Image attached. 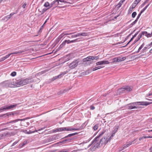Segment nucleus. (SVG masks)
Segmentation results:
<instances>
[{
	"label": "nucleus",
	"instance_id": "nucleus-29",
	"mask_svg": "<svg viewBox=\"0 0 152 152\" xmlns=\"http://www.w3.org/2000/svg\"><path fill=\"white\" fill-rule=\"evenodd\" d=\"M55 2H54V1L52 2L50 4V7L48 8V9H49L50 8H51L53 6H55Z\"/></svg>",
	"mask_w": 152,
	"mask_h": 152
},
{
	"label": "nucleus",
	"instance_id": "nucleus-4",
	"mask_svg": "<svg viewBox=\"0 0 152 152\" xmlns=\"http://www.w3.org/2000/svg\"><path fill=\"white\" fill-rule=\"evenodd\" d=\"M102 134H100L99 136L97 137H96L94 140L92 142V144L93 143V147L92 149L94 150L96 148H98L100 146V145L101 144L99 139Z\"/></svg>",
	"mask_w": 152,
	"mask_h": 152
},
{
	"label": "nucleus",
	"instance_id": "nucleus-36",
	"mask_svg": "<svg viewBox=\"0 0 152 152\" xmlns=\"http://www.w3.org/2000/svg\"><path fill=\"white\" fill-rule=\"evenodd\" d=\"M54 2H55V6H56L58 4L59 1V0H55L54 1Z\"/></svg>",
	"mask_w": 152,
	"mask_h": 152
},
{
	"label": "nucleus",
	"instance_id": "nucleus-32",
	"mask_svg": "<svg viewBox=\"0 0 152 152\" xmlns=\"http://www.w3.org/2000/svg\"><path fill=\"white\" fill-rule=\"evenodd\" d=\"M150 4H148L141 11V12H143L147 9V7L149 6Z\"/></svg>",
	"mask_w": 152,
	"mask_h": 152
},
{
	"label": "nucleus",
	"instance_id": "nucleus-2",
	"mask_svg": "<svg viewBox=\"0 0 152 152\" xmlns=\"http://www.w3.org/2000/svg\"><path fill=\"white\" fill-rule=\"evenodd\" d=\"M29 118H26L24 119H18L11 121H10L6 123H3L1 124V125H4L6 124H8V126H10L9 127L10 128L11 127H13V129H17L18 128V126H16L15 123L19 121H24L26 120H27Z\"/></svg>",
	"mask_w": 152,
	"mask_h": 152
},
{
	"label": "nucleus",
	"instance_id": "nucleus-13",
	"mask_svg": "<svg viewBox=\"0 0 152 152\" xmlns=\"http://www.w3.org/2000/svg\"><path fill=\"white\" fill-rule=\"evenodd\" d=\"M124 89L126 91V92H128L131 91L132 90V88L128 86H124Z\"/></svg>",
	"mask_w": 152,
	"mask_h": 152
},
{
	"label": "nucleus",
	"instance_id": "nucleus-18",
	"mask_svg": "<svg viewBox=\"0 0 152 152\" xmlns=\"http://www.w3.org/2000/svg\"><path fill=\"white\" fill-rule=\"evenodd\" d=\"M48 9V8L47 9L44 8V9H42V10L39 9L38 11L41 13V14H40V15H42L45 12V11H46Z\"/></svg>",
	"mask_w": 152,
	"mask_h": 152
},
{
	"label": "nucleus",
	"instance_id": "nucleus-54",
	"mask_svg": "<svg viewBox=\"0 0 152 152\" xmlns=\"http://www.w3.org/2000/svg\"><path fill=\"white\" fill-rule=\"evenodd\" d=\"M141 0H136L134 2H135L136 3H137V4L141 1Z\"/></svg>",
	"mask_w": 152,
	"mask_h": 152
},
{
	"label": "nucleus",
	"instance_id": "nucleus-55",
	"mask_svg": "<svg viewBox=\"0 0 152 152\" xmlns=\"http://www.w3.org/2000/svg\"><path fill=\"white\" fill-rule=\"evenodd\" d=\"M26 3H24V4L22 5V7L23 8H25V7L26 6Z\"/></svg>",
	"mask_w": 152,
	"mask_h": 152
},
{
	"label": "nucleus",
	"instance_id": "nucleus-63",
	"mask_svg": "<svg viewBox=\"0 0 152 152\" xmlns=\"http://www.w3.org/2000/svg\"><path fill=\"white\" fill-rule=\"evenodd\" d=\"M138 34V32H137V33L135 34H134V36H133L132 37L134 38Z\"/></svg>",
	"mask_w": 152,
	"mask_h": 152
},
{
	"label": "nucleus",
	"instance_id": "nucleus-12",
	"mask_svg": "<svg viewBox=\"0 0 152 152\" xmlns=\"http://www.w3.org/2000/svg\"><path fill=\"white\" fill-rule=\"evenodd\" d=\"M100 142L101 145H105L107 143V141H106V139L105 137H103L101 139Z\"/></svg>",
	"mask_w": 152,
	"mask_h": 152
},
{
	"label": "nucleus",
	"instance_id": "nucleus-47",
	"mask_svg": "<svg viewBox=\"0 0 152 152\" xmlns=\"http://www.w3.org/2000/svg\"><path fill=\"white\" fill-rule=\"evenodd\" d=\"M142 12H141V11L139 14L138 15V16H137V17L136 18L137 19V20L139 18L141 14L142 13Z\"/></svg>",
	"mask_w": 152,
	"mask_h": 152
},
{
	"label": "nucleus",
	"instance_id": "nucleus-11",
	"mask_svg": "<svg viewBox=\"0 0 152 152\" xmlns=\"http://www.w3.org/2000/svg\"><path fill=\"white\" fill-rule=\"evenodd\" d=\"M14 13H12L10 15H7L4 17L3 18H2V20H5V21H7L9 19H10L12 17V16L14 15Z\"/></svg>",
	"mask_w": 152,
	"mask_h": 152
},
{
	"label": "nucleus",
	"instance_id": "nucleus-19",
	"mask_svg": "<svg viewBox=\"0 0 152 152\" xmlns=\"http://www.w3.org/2000/svg\"><path fill=\"white\" fill-rule=\"evenodd\" d=\"M129 104H128V105H129V106H128V109H129V110H131V109H134V108H138V107H136V106H134V105H133V106H132V105H131V104L130 105H129Z\"/></svg>",
	"mask_w": 152,
	"mask_h": 152
},
{
	"label": "nucleus",
	"instance_id": "nucleus-51",
	"mask_svg": "<svg viewBox=\"0 0 152 152\" xmlns=\"http://www.w3.org/2000/svg\"><path fill=\"white\" fill-rule=\"evenodd\" d=\"M116 59H117V58H114L113 59V62H118V61H117V60H116Z\"/></svg>",
	"mask_w": 152,
	"mask_h": 152
},
{
	"label": "nucleus",
	"instance_id": "nucleus-33",
	"mask_svg": "<svg viewBox=\"0 0 152 152\" xmlns=\"http://www.w3.org/2000/svg\"><path fill=\"white\" fill-rule=\"evenodd\" d=\"M99 124H96V125H95L94 126L93 128V129L94 130H96L99 127Z\"/></svg>",
	"mask_w": 152,
	"mask_h": 152
},
{
	"label": "nucleus",
	"instance_id": "nucleus-8",
	"mask_svg": "<svg viewBox=\"0 0 152 152\" xmlns=\"http://www.w3.org/2000/svg\"><path fill=\"white\" fill-rule=\"evenodd\" d=\"M109 62L108 61H102L97 62L96 63V66L102 64H109Z\"/></svg>",
	"mask_w": 152,
	"mask_h": 152
},
{
	"label": "nucleus",
	"instance_id": "nucleus-3",
	"mask_svg": "<svg viewBox=\"0 0 152 152\" xmlns=\"http://www.w3.org/2000/svg\"><path fill=\"white\" fill-rule=\"evenodd\" d=\"M0 85L4 88L8 87H13L15 86V82H12L11 80H7L3 82L0 83Z\"/></svg>",
	"mask_w": 152,
	"mask_h": 152
},
{
	"label": "nucleus",
	"instance_id": "nucleus-60",
	"mask_svg": "<svg viewBox=\"0 0 152 152\" xmlns=\"http://www.w3.org/2000/svg\"><path fill=\"white\" fill-rule=\"evenodd\" d=\"M136 139H134V140L131 142H129V143L130 144V145H132V143L136 140Z\"/></svg>",
	"mask_w": 152,
	"mask_h": 152
},
{
	"label": "nucleus",
	"instance_id": "nucleus-48",
	"mask_svg": "<svg viewBox=\"0 0 152 152\" xmlns=\"http://www.w3.org/2000/svg\"><path fill=\"white\" fill-rule=\"evenodd\" d=\"M113 137H111V135L110 137V138L108 139H107V138H106V141H107V143L109 142V141Z\"/></svg>",
	"mask_w": 152,
	"mask_h": 152
},
{
	"label": "nucleus",
	"instance_id": "nucleus-64",
	"mask_svg": "<svg viewBox=\"0 0 152 152\" xmlns=\"http://www.w3.org/2000/svg\"><path fill=\"white\" fill-rule=\"evenodd\" d=\"M4 57L2 58H1L0 59V62H1V61H2L4 60Z\"/></svg>",
	"mask_w": 152,
	"mask_h": 152
},
{
	"label": "nucleus",
	"instance_id": "nucleus-20",
	"mask_svg": "<svg viewBox=\"0 0 152 152\" xmlns=\"http://www.w3.org/2000/svg\"><path fill=\"white\" fill-rule=\"evenodd\" d=\"M91 56H89L86 58H84L83 59V62L88 61L91 60Z\"/></svg>",
	"mask_w": 152,
	"mask_h": 152
},
{
	"label": "nucleus",
	"instance_id": "nucleus-40",
	"mask_svg": "<svg viewBox=\"0 0 152 152\" xmlns=\"http://www.w3.org/2000/svg\"><path fill=\"white\" fill-rule=\"evenodd\" d=\"M142 35H145L146 36H147L148 33L147 31H144L142 32Z\"/></svg>",
	"mask_w": 152,
	"mask_h": 152
},
{
	"label": "nucleus",
	"instance_id": "nucleus-50",
	"mask_svg": "<svg viewBox=\"0 0 152 152\" xmlns=\"http://www.w3.org/2000/svg\"><path fill=\"white\" fill-rule=\"evenodd\" d=\"M152 35V31L151 34L148 33L146 37H151Z\"/></svg>",
	"mask_w": 152,
	"mask_h": 152
},
{
	"label": "nucleus",
	"instance_id": "nucleus-26",
	"mask_svg": "<svg viewBox=\"0 0 152 152\" xmlns=\"http://www.w3.org/2000/svg\"><path fill=\"white\" fill-rule=\"evenodd\" d=\"M79 130L78 129H75V128H66V130L69 131H72V130Z\"/></svg>",
	"mask_w": 152,
	"mask_h": 152
},
{
	"label": "nucleus",
	"instance_id": "nucleus-14",
	"mask_svg": "<svg viewBox=\"0 0 152 152\" xmlns=\"http://www.w3.org/2000/svg\"><path fill=\"white\" fill-rule=\"evenodd\" d=\"M76 35L77 37H79L80 36H86L88 35V34L86 32L84 33H79L77 34Z\"/></svg>",
	"mask_w": 152,
	"mask_h": 152
},
{
	"label": "nucleus",
	"instance_id": "nucleus-57",
	"mask_svg": "<svg viewBox=\"0 0 152 152\" xmlns=\"http://www.w3.org/2000/svg\"><path fill=\"white\" fill-rule=\"evenodd\" d=\"M127 147L126 146V144H125L123 145V148L124 149H125Z\"/></svg>",
	"mask_w": 152,
	"mask_h": 152
},
{
	"label": "nucleus",
	"instance_id": "nucleus-37",
	"mask_svg": "<svg viewBox=\"0 0 152 152\" xmlns=\"http://www.w3.org/2000/svg\"><path fill=\"white\" fill-rule=\"evenodd\" d=\"M142 33L139 34L138 37V39L136 41V42H137L142 37Z\"/></svg>",
	"mask_w": 152,
	"mask_h": 152
},
{
	"label": "nucleus",
	"instance_id": "nucleus-28",
	"mask_svg": "<svg viewBox=\"0 0 152 152\" xmlns=\"http://www.w3.org/2000/svg\"><path fill=\"white\" fill-rule=\"evenodd\" d=\"M50 4L48 2H46L44 5L45 7L48 8L50 7Z\"/></svg>",
	"mask_w": 152,
	"mask_h": 152
},
{
	"label": "nucleus",
	"instance_id": "nucleus-1",
	"mask_svg": "<svg viewBox=\"0 0 152 152\" xmlns=\"http://www.w3.org/2000/svg\"><path fill=\"white\" fill-rule=\"evenodd\" d=\"M33 81V80L29 77L24 79H20L15 81V86L18 87L30 83Z\"/></svg>",
	"mask_w": 152,
	"mask_h": 152
},
{
	"label": "nucleus",
	"instance_id": "nucleus-58",
	"mask_svg": "<svg viewBox=\"0 0 152 152\" xmlns=\"http://www.w3.org/2000/svg\"><path fill=\"white\" fill-rule=\"evenodd\" d=\"M80 149L75 150H73L72 152H76L78 151H80Z\"/></svg>",
	"mask_w": 152,
	"mask_h": 152
},
{
	"label": "nucleus",
	"instance_id": "nucleus-62",
	"mask_svg": "<svg viewBox=\"0 0 152 152\" xmlns=\"http://www.w3.org/2000/svg\"><path fill=\"white\" fill-rule=\"evenodd\" d=\"M71 37L72 38L77 37L76 35V34L72 35H71Z\"/></svg>",
	"mask_w": 152,
	"mask_h": 152
},
{
	"label": "nucleus",
	"instance_id": "nucleus-38",
	"mask_svg": "<svg viewBox=\"0 0 152 152\" xmlns=\"http://www.w3.org/2000/svg\"><path fill=\"white\" fill-rule=\"evenodd\" d=\"M149 0H146V1L142 4L141 7H143Z\"/></svg>",
	"mask_w": 152,
	"mask_h": 152
},
{
	"label": "nucleus",
	"instance_id": "nucleus-5",
	"mask_svg": "<svg viewBox=\"0 0 152 152\" xmlns=\"http://www.w3.org/2000/svg\"><path fill=\"white\" fill-rule=\"evenodd\" d=\"M79 62L77 60L73 61L69 65V67L72 69L75 68L78 65Z\"/></svg>",
	"mask_w": 152,
	"mask_h": 152
},
{
	"label": "nucleus",
	"instance_id": "nucleus-17",
	"mask_svg": "<svg viewBox=\"0 0 152 152\" xmlns=\"http://www.w3.org/2000/svg\"><path fill=\"white\" fill-rule=\"evenodd\" d=\"M126 58L125 57H118L117 58L116 60H117V61H118V62H119L124 60Z\"/></svg>",
	"mask_w": 152,
	"mask_h": 152
},
{
	"label": "nucleus",
	"instance_id": "nucleus-25",
	"mask_svg": "<svg viewBox=\"0 0 152 152\" xmlns=\"http://www.w3.org/2000/svg\"><path fill=\"white\" fill-rule=\"evenodd\" d=\"M103 67V66H98L95 67V68H93V71H95L98 69H101V68H102Z\"/></svg>",
	"mask_w": 152,
	"mask_h": 152
},
{
	"label": "nucleus",
	"instance_id": "nucleus-31",
	"mask_svg": "<svg viewBox=\"0 0 152 152\" xmlns=\"http://www.w3.org/2000/svg\"><path fill=\"white\" fill-rule=\"evenodd\" d=\"M91 58L92 60H96L99 58L97 56H91Z\"/></svg>",
	"mask_w": 152,
	"mask_h": 152
},
{
	"label": "nucleus",
	"instance_id": "nucleus-21",
	"mask_svg": "<svg viewBox=\"0 0 152 152\" xmlns=\"http://www.w3.org/2000/svg\"><path fill=\"white\" fill-rule=\"evenodd\" d=\"M137 4V3H136L135 2H134L130 8V9H133L135 7Z\"/></svg>",
	"mask_w": 152,
	"mask_h": 152
},
{
	"label": "nucleus",
	"instance_id": "nucleus-49",
	"mask_svg": "<svg viewBox=\"0 0 152 152\" xmlns=\"http://www.w3.org/2000/svg\"><path fill=\"white\" fill-rule=\"evenodd\" d=\"M90 72H88V71H86L85 72L83 73V75H86L88 74Z\"/></svg>",
	"mask_w": 152,
	"mask_h": 152
},
{
	"label": "nucleus",
	"instance_id": "nucleus-45",
	"mask_svg": "<svg viewBox=\"0 0 152 152\" xmlns=\"http://www.w3.org/2000/svg\"><path fill=\"white\" fill-rule=\"evenodd\" d=\"M73 136V133L69 134H68V135L65 136L64 138H66L68 137H70Z\"/></svg>",
	"mask_w": 152,
	"mask_h": 152
},
{
	"label": "nucleus",
	"instance_id": "nucleus-56",
	"mask_svg": "<svg viewBox=\"0 0 152 152\" xmlns=\"http://www.w3.org/2000/svg\"><path fill=\"white\" fill-rule=\"evenodd\" d=\"M4 135L3 134H0V140L3 138Z\"/></svg>",
	"mask_w": 152,
	"mask_h": 152
},
{
	"label": "nucleus",
	"instance_id": "nucleus-6",
	"mask_svg": "<svg viewBox=\"0 0 152 152\" xmlns=\"http://www.w3.org/2000/svg\"><path fill=\"white\" fill-rule=\"evenodd\" d=\"M17 105L16 104H15L9 106H5L3 107H1L0 108V112H1L3 110H9L15 107Z\"/></svg>",
	"mask_w": 152,
	"mask_h": 152
},
{
	"label": "nucleus",
	"instance_id": "nucleus-10",
	"mask_svg": "<svg viewBox=\"0 0 152 152\" xmlns=\"http://www.w3.org/2000/svg\"><path fill=\"white\" fill-rule=\"evenodd\" d=\"M67 72V71L65 72H63L62 73L59 74L57 76H56L55 77H53L52 78V80H56L58 78H61V77L63 76L64 75L66 74Z\"/></svg>",
	"mask_w": 152,
	"mask_h": 152
},
{
	"label": "nucleus",
	"instance_id": "nucleus-16",
	"mask_svg": "<svg viewBox=\"0 0 152 152\" xmlns=\"http://www.w3.org/2000/svg\"><path fill=\"white\" fill-rule=\"evenodd\" d=\"M114 129L113 130V131L112 132V134L111 135V137H113L114 136V134H115V133L117 131L118 129V126H115L114 128Z\"/></svg>",
	"mask_w": 152,
	"mask_h": 152
},
{
	"label": "nucleus",
	"instance_id": "nucleus-59",
	"mask_svg": "<svg viewBox=\"0 0 152 152\" xmlns=\"http://www.w3.org/2000/svg\"><path fill=\"white\" fill-rule=\"evenodd\" d=\"M90 108L91 110H93L95 109V107L94 106H90Z\"/></svg>",
	"mask_w": 152,
	"mask_h": 152
},
{
	"label": "nucleus",
	"instance_id": "nucleus-7",
	"mask_svg": "<svg viewBox=\"0 0 152 152\" xmlns=\"http://www.w3.org/2000/svg\"><path fill=\"white\" fill-rule=\"evenodd\" d=\"M137 103H140L139 104L140 105L147 106L151 104L152 103V102H136L131 103H129V104L130 105L131 104H133V105H134L136 104Z\"/></svg>",
	"mask_w": 152,
	"mask_h": 152
},
{
	"label": "nucleus",
	"instance_id": "nucleus-42",
	"mask_svg": "<svg viewBox=\"0 0 152 152\" xmlns=\"http://www.w3.org/2000/svg\"><path fill=\"white\" fill-rule=\"evenodd\" d=\"M11 55V54L10 53L9 54H8L7 55L5 56L4 57V60H5L6 59L8 58Z\"/></svg>",
	"mask_w": 152,
	"mask_h": 152
},
{
	"label": "nucleus",
	"instance_id": "nucleus-24",
	"mask_svg": "<svg viewBox=\"0 0 152 152\" xmlns=\"http://www.w3.org/2000/svg\"><path fill=\"white\" fill-rule=\"evenodd\" d=\"M64 43L65 42H63L62 44L60 45L58 48L57 49V50H58L62 48L63 46H64L65 45Z\"/></svg>",
	"mask_w": 152,
	"mask_h": 152
},
{
	"label": "nucleus",
	"instance_id": "nucleus-9",
	"mask_svg": "<svg viewBox=\"0 0 152 152\" xmlns=\"http://www.w3.org/2000/svg\"><path fill=\"white\" fill-rule=\"evenodd\" d=\"M66 129V127L59 128H57L56 129H53V132H61L65 131Z\"/></svg>",
	"mask_w": 152,
	"mask_h": 152
},
{
	"label": "nucleus",
	"instance_id": "nucleus-39",
	"mask_svg": "<svg viewBox=\"0 0 152 152\" xmlns=\"http://www.w3.org/2000/svg\"><path fill=\"white\" fill-rule=\"evenodd\" d=\"M138 20L137 19H136L130 25H132V26L134 25V24H135L137 22Z\"/></svg>",
	"mask_w": 152,
	"mask_h": 152
},
{
	"label": "nucleus",
	"instance_id": "nucleus-52",
	"mask_svg": "<svg viewBox=\"0 0 152 152\" xmlns=\"http://www.w3.org/2000/svg\"><path fill=\"white\" fill-rule=\"evenodd\" d=\"M143 138H152V136L143 137Z\"/></svg>",
	"mask_w": 152,
	"mask_h": 152
},
{
	"label": "nucleus",
	"instance_id": "nucleus-15",
	"mask_svg": "<svg viewBox=\"0 0 152 152\" xmlns=\"http://www.w3.org/2000/svg\"><path fill=\"white\" fill-rule=\"evenodd\" d=\"M118 91L120 94L126 93L124 87L121 88L119 89L118 90Z\"/></svg>",
	"mask_w": 152,
	"mask_h": 152
},
{
	"label": "nucleus",
	"instance_id": "nucleus-43",
	"mask_svg": "<svg viewBox=\"0 0 152 152\" xmlns=\"http://www.w3.org/2000/svg\"><path fill=\"white\" fill-rule=\"evenodd\" d=\"M123 3H121V1H120L119 3L117 5V6H118V8H119L121 6V5Z\"/></svg>",
	"mask_w": 152,
	"mask_h": 152
},
{
	"label": "nucleus",
	"instance_id": "nucleus-44",
	"mask_svg": "<svg viewBox=\"0 0 152 152\" xmlns=\"http://www.w3.org/2000/svg\"><path fill=\"white\" fill-rule=\"evenodd\" d=\"M65 42V44L66 43H67V44H69L70 43H71L70 41L68 40H65L63 42Z\"/></svg>",
	"mask_w": 152,
	"mask_h": 152
},
{
	"label": "nucleus",
	"instance_id": "nucleus-23",
	"mask_svg": "<svg viewBox=\"0 0 152 152\" xmlns=\"http://www.w3.org/2000/svg\"><path fill=\"white\" fill-rule=\"evenodd\" d=\"M144 45V44L143 43L141 46L139 48L138 50L136 52V53H138L140 51V50L143 47Z\"/></svg>",
	"mask_w": 152,
	"mask_h": 152
},
{
	"label": "nucleus",
	"instance_id": "nucleus-61",
	"mask_svg": "<svg viewBox=\"0 0 152 152\" xmlns=\"http://www.w3.org/2000/svg\"><path fill=\"white\" fill-rule=\"evenodd\" d=\"M18 143V142L17 141H15V142H14L13 144H12V146H13L14 145H16L17 143Z\"/></svg>",
	"mask_w": 152,
	"mask_h": 152
},
{
	"label": "nucleus",
	"instance_id": "nucleus-34",
	"mask_svg": "<svg viewBox=\"0 0 152 152\" xmlns=\"http://www.w3.org/2000/svg\"><path fill=\"white\" fill-rule=\"evenodd\" d=\"M147 48H148V46L145 47H144L142 49V50L141 51V53H143L145 52V50Z\"/></svg>",
	"mask_w": 152,
	"mask_h": 152
},
{
	"label": "nucleus",
	"instance_id": "nucleus-35",
	"mask_svg": "<svg viewBox=\"0 0 152 152\" xmlns=\"http://www.w3.org/2000/svg\"><path fill=\"white\" fill-rule=\"evenodd\" d=\"M137 15V13L135 12H134L132 13V17L133 18H134L135 17V16H136Z\"/></svg>",
	"mask_w": 152,
	"mask_h": 152
},
{
	"label": "nucleus",
	"instance_id": "nucleus-41",
	"mask_svg": "<svg viewBox=\"0 0 152 152\" xmlns=\"http://www.w3.org/2000/svg\"><path fill=\"white\" fill-rule=\"evenodd\" d=\"M11 75L13 77L15 76L16 75V72H13L11 73Z\"/></svg>",
	"mask_w": 152,
	"mask_h": 152
},
{
	"label": "nucleus",
	"instance_id": "nucleus-27",
	"mask_svg": "<svg viewBox=\"0 0 152 152\" xmlns=\"http://www.w3.org/2000/svg\"><path fill=\"white\" fill-rule=\"evenodd\" d=\"M24 52V50H21L20 51H16L15 52H14L13 53H11V55L13 54H16L19 53H21Z\"/></svg>",
	"mask_w": 152,
	"mask_h": 152
},
{
	"label": "nucleus",
	"instance_id": "nucleus-30",
	"mask_svg": "<svg viewBox=\"0 0 152 152\" xmlns=\"http://www.w3.org/2000/svg\"><path fill=\"white\" fill-rule=\"evenodd\" d=\"M72 139H66V140H63L60 143H63L64 142H66V141H68V142H70L71 140H72Z\"/></svg>",
	"mask_w": 152,
	"mask_h": 152
},
{
	"label": "nucleus",
	"instance_id": "nucleus-22",
	"mask_svg": "<svg viewBox=\"0 0 152 152\" xmlns=\"http://www.w3.org/2000/svg\"><path fill=\"white\" fill-rule=\"evenodd\" d=\"M69 34H64V33H63V34H61L58 37V41L60 40L65 35H69Z\"/></svg>",
	"mask_w": 152,
	"mask_h": 152
},
{
	"label": "nucleus",
	"instance_id": "nucleus-53",
	"mask_svg": "<svg viewBox=\"0 0 152 152\" xmlns=\"http://www.w3.org/2000/svg\"><path fill=\"white\" fill-rule=\"evenodd\" d=\"M58 152H67V151L65 150V149H63Z\"/></svg>",
	"mask_w": 152,
	"mask_h": 152
},
{
	"label": "nucleus",
	"instance_id": "nucleus-46",
	"mask_svg": "<svg viewBox=\"0 0 152 152\" xmlns=\"http://www.w3.org/2000/svg\"><path fill=\"white\" fill-rule=\"evenodd\" d=\"M59 1H60L61 2H65V3H70V2H67V1H65V0H59Z\"/></svg>",
	"mask_w": 152,
	"mask_h": 152
}]
</instances>
